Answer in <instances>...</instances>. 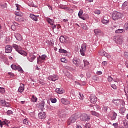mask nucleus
Masks as SVG:
<instances>
[{
    "label": "nucleus",
    "mask_w": 128,
    "mask_h": 128,
    "mask_svg": "<svg viewBox=\"0 0 128 128\" xmlns=\"http://www.w3.org/2000/svg\"><path fill=\"white\" fill-rule=\"evenodd\" d=\"M90 112L92 116H97V118H98V116H100V114L96 111L92 110Z\"/></svg>",
    "instance_id": "27"
},
{
    "label": "nucleus",
    "mask_w": 128,
    "mask_h": 128,
    "mask_svg": "<svg viewBox=\"0 0 128 128\" xmlns=\"http://www.w3.org/2000/svg\"><path fill=\"white\" fill-rule=\"evenodd\" d=\"M5 104H6V101L4 100H0V104L3 106H4Z\"/></svg>",
    "instance_id": "43"
},
{
    "label": "nucleus",
    "mask_w": 128,
    "mask_h": 128,
    "mask_svg": "<svg viewBox=\"0 0 128 128\" xmlns=\"http://www.w3.org/2000/svg\"><path fill=\"white\" fill-rule=\"evenodd\" d=\"M58 8H62V10H66V8L64 7V6L62 5H59Z\"/></svg>",
    "instance_id": "50"
},
{
    "label": "nucleus",
    "mask_w": 128,
    "mask_h": 128,
    "mask_svg": "<svg viewBox=\"0 0 128 128\" xmlns=\"http://www.w3.org/2000/svg\"><path fill=\"white\" fill-rule=\"evenodd\" d=\"M46 20L48 24H50L51 26H54V20H52L49 18H46Z\"/></svg>",
    "instance_id": "22"
},
{
    "label": "nucleus",
    "mask_w": 128,
    "mask_h": 128,
    "mask_svg": "<svg viewBox=\"0 0 128 128\" xmlns=\"http://www.w3.org/2000/svg\"><path fill=\"white\" fill-rule=\"evenodd\" d=\"M123 124L126 128H128V120H124Z\"/></svg>",
    "instance_id": "34"
},
{
    "label": "nucleus",
    "mask_w": 128,
    "mask_h": 128,
    "mask_svg": "<svg viewBox=\"0 0 128 128\" xmlns=\"http://www.w3.org/2000/svg\"><path fill=\"white\" fill-rule=\"evenodd\" d=\"M98 108H100V106L98 105H94V110H96L94 108H96V110H98Z\"/></svg>",
    "instance_id": "59"
},
{
    "label": "nucleus",
    "mask_w": 128,
    "mask_h": 128,
    "mask_svg": "<svg viewBox=\"0 0 128 128\" xmlns=\"http://www.w3.org/2000/svg\"><path fill=\"white\" fill-rule=\"evenodd\" d=\"M84 66H86L88 65V64H90L88 62V60H84Z\"/></svg>",
    "instance_id": "48"
},
{
    "label": "nucleus",
    "mask_w": 128,
    "mask_h": 128,
    "mask_svg": "<svg viewBox=\"0 0 128 128\" xmlns=\"http://www.w3.org/2000/svg\"><path fill=\"white\" fill-rule=\"evenodd\" d=\"M46 58V54H42V56H39L37 58L38 64L42 62H44V60Z\"/></svg>",
    "instance_id": "8"
},
{
    "label": "nucleus",
    "mask_w": 128,
    "mask_h": 128,
    "mask_svg": "<svg viewBox=\"0 0 128 128\" xmlns=\"http://www.w3.org/2000/svg\"><path fill=\"white\" fill-rule=\"evenodd\" d=\"M61 102L63 104H70V102L66 98H62Z\"/></svg>",
    "instance_id": "24"
},
{
    "label": "nucleus",
    "mask_w": 128,
    "mask_h": 128,
    "mask_svg": "<svg viewBox=\"0 0 128 128\" xmlns=\"http://www.w3.org/2000/svg\"><path fill=\"white\" fill-rule=\"evenodd\" d=\"M38 118L40 120H44V118H46V112H40L39 114H38Z\"/></svg>",
    "instance_id": "9"
},
{
    "label": "nucleus",
    "mask_w": 128,
    "mask_h": 128,
    "mask_svg": "<svg viewBox=\"0 0 128 128\" xmlns=\"http://www.w3.org/2000/svg\"><path fill=\"white\" fill-rule=\"evenodd\" d=\"M60 42L62 44H64V42H66V36H61L60 38Z\"/></svg>",
    "instance_id": "20"
},
{
    "label": "nucleus",
    "mask_w": 128,
    "mask_h": 128,
    "mask_svg": "<svg viewBox=\"0 0 128 128\" xmlns=\"http://www.w3.org/2000/svg\"><path fill=\"white\" fill-rule=\"evenodd\" d=\"M6 114L8 116H10V114H12V111L11 110H8L6 112Z\"/></svg>",
    "instance_id": "45"
},
{
    "label": "nucleus",
    "mask_w": 128,
    "mask_h": 128,
    "mask_svg": "<svg viewBox=\"0 0 128 128\" xmlns=\"http://www.w3.org/2000/svg\"><path fill=\"white\" fill-rule=\"evenodd\" d=\"M111 86L112 88H114V90H116V84H111Z\"/></svg>",
    "instance_id": "54"
},
{
    "label": "nucleus",
    "mask_w": 128,
    "mask_h": 128,
    "mask_svg": "<svg viewBox=\"0 0 128 128\" xmlns=\"http://www.w3.org/2000/svg\"><path fill=\"white\" fill-rule=\"evenodd\" d=\"M106 64H108V62L104 61L102 62V65L104 66H106Z\"/></svg>",
    "instance_id": "57"
},
{
    "label": "nucleus",
    "mask_w": 128,
    "mask_h": 128,
    "mask_svg": "<svg viewBox=\"0 0 128 128\" xmlns=\"http://www.w3.org/2000/svg\"><path fill=\"white\" fill-rule=\"evenodd\" d=\"M76 128H82V126L78 125L77 126Z\"/></svg>",
    "instance_id": "64"
},
{
    "label": "nucleus",
    "mask_w": 128,
    "mask_h": 128,
    "mask_svg": "<svg viewBox=\"0 0 128 128\" xmlns=\"http://www.w3.org/2000/svg\"><path fill=\"white\" fill-rule=\"evenodd\" d=\"M103 110L104 112H106L108 110V106L104 107Z\"/></svg>",
    "instance_id": "60"
},
{
    "label": "nucleus",
    "mask_w": 128,
    "mask_h": 128,
    "mask_svg": "<svg viewBox=\"0 0 128 128\" xmlns=\"http://www.w3.org/2000/svg\"><path fill=\"white\" fill-rule=\"evenodd\" d=\"M124 32V29H118L115 30L116 34H122Z\"/></svg>",
    "instance_id": "31"
},
{
    "label": "nucleus",
    "mask_w": 128,
    "mask_h": 128,
    "mask_svg": "<svg viewBox=\"0 0 128 128\" xmlns=\"http://www.w3.org/2000/svg\"><path fill=\"white\" fill-rule=\"evenodd\" d=\"M82 14H84V11L82 10H80L78 13V16L80 18H82V20H86V18L82 16Z\"/></svg>",
    "instance_id": "16"
},
{
    "label": "nucleus",
    "mask_w": 128,
    "mask_h": 128,
    "mask_svg": "<svg viewBox=\"0 0 128 128\" xmlns=\"http://www.w3.org/2000/svg\"><path fill=\"white\" fill-rule=\"evenodd\" d=\"M11 68H12V70H18V66L14 64H12L11 65Z\"/></svg>",
    "instance_id": "33"
},
{
    "label": "nucleus",
    "mask_w": 128,
    "mask_h": 128,
    "mask_svg": "<svg viewBox=\"0 0 128 128\" xmlns=\"http://www.w3.org/2000/svg\"><path fill=\"white\" fill-rule=\"evenodd\" d=\"M101 54H102L104 56H105L106 58H110V55L106 53V52L102 51Z\"/></svg>",
    "instance_id": "21"
},
{
    "label": "nucleus",
    "mask_w": 128,
    "mask_h": 128,
    "mask_svg": "<svg viewBox=\"0 0 128 128\" xmlns=\"http://www.w3.org/2000/svg\"><path fill=\"white\" fill-rule=\"evenodd\" d=\"M31 102H38V98H36V96H32V97L31 98Z\"/></svg>",
    "instance_id": "29"
},
{
    "label": "nucleus",
    "mask_w": 128,
    "mask_h": 128,
    "mask_svg": "<svg viewBox=\"0 0 128 128\" xmlns=\"http://www.w3.org/2000/svg\"><path fill=\"white\" fill-rule=\"evenodd\" d=\"M56 92L57 94H64V90L62 88H58L56 90Z\"/></svg>",
    "instance_id": "17"
},
{
    "label": "nucleus",
    "mask_w": 128,
    "mask_h": 128,
    "mask_svg": "<svg viewBox=\"0 0 128 128\" xmlns=\"http://www.w3.org/2000/svg\"><path fill=\"white\" fill-rule=\"evenodd\" d=\"M1 124H2V126H4V124H6L8 125V120H2V121H1Z\"/></svg>",
    "instance_id": "36"
},
{
    "label": "nucleus",
    "mask_w": 128,
    "mask_h": 128,
    "mask_svg": "<svg viewBox=\"0 0 128 128\" xmlns=\"http://www.w3.org/2000/svg\"><path fill=\"white\" fill-rule=\"evenodd\" d=\"M15 38L17 40H22V35L18 33L16 34Z\"/></svg>",
    "instance_id": "23"
},
{
    "label": "nucleus",
    "mask_w": 128,
    "mask_h": 128,
    "mask_svg": "<svg viewBox=\"0 0 128 128\" xmlns=\"http://www.w3.org/2000/svg\"><path fill=\"white\" fill-rule=\"evenodd\" d=\"M72 62L74 64H75L76 66H80V64H82V62L80 60V58H74L72 60Z\"/></svg>",
    "instance_id": "7"
},
{
    "label": "nucleus",
    "mask_w": 128,
    "mask_h": 128,
    "mask_svg": "<svg viewBox=\"0 0 128 128\" xmlns=\"http://www.w3.org/2000/svg\"><path fill=\"white\" fill-rule=\"evenodd\" d=\"M10 106V102H5V104L4 105V106Z\"/></svg>",
    "instance_id": "58"
},
{
    "label": "nucleus",
    "mask_w": 128,
    "mask_h": 128,
    "mask_svg": "<svg viewBox=\"0 0 128 128\" xmlns=\"http://www.w3.org/2000/svg\"><path fill=\"white\" fill-rule=\"evenodd\" d=\"M124 56L125 58H128V52H124Z\"/></svg>",
    "instance_id": "56"
},
{
    "label": "nucleus",
    "mask_w": 128,
    "mask_h": 128,
    "mask_svg": "<svg viewBox=\"0 0 128 128\" xmlns=\"http://www.w3.org/2000/svg\"><path fill=\"white\" fill-rule=\"evenodd\" d=\"M126 6H128V2H125L123 3L122 5V8H124Z\"/></svg>",
    "instance_id": "40"
},
{
    "label": "nucleus",
    "mask_w": 128,
    "mask_h": 128,
    "mask_svg": "<svg viewBox=\"0 0 128 128\" xmlns=\"http://www.w3.org/2000/svg\"><path fill=\"white\" fill-rule=\"evenodd\" d=\"M80 120L82 122H90V117L86 114H83L80 116Z\"/></svg>",
    "instance_id": "6"
},
{
    "label": "nucleus",
    "mask_w": 128,
    "mask_h": 128,
    "mask_svg": "<svg viewBox=\"0 0 128 128\" xmlns=\"http://www.w3.org/2000/svg\"><path fill=\"white\" fill-rule=\"evenodd\" d=\"M17 70H18V72H24V70H22V68L20 67L19 66H17Z\"/></svg>",
    "instance_id": "37"
},
{
    "label": "nucleus",
    "mask_w": 128,
    "mask_h": 128,
    "mask_svg": "<svg viewBox=\"0 0 128 128\" xmlns=\"http://www.w3.org/2000/svg\"><path fill=\"white\" fill-rule=\"evenodd\" d=\"M116 116H118V114L115 112H112V115H108V118L111 120H116Z\"/></svg>",
    "instance_id": "12"
},
{
    "label": "nucleus",
    "mask_w": 128,
    "mask_h": 128,
    "mask_svg": "<svg viewBox=\"0 0 128 128\" xmlns=\"http://www.w3.org/2000/svg\"><path fill=\"white\" fill-rule=\"evenodd\" d=\"M112 102L115 104V106H124V102L120 99H118V100H113Z\"/></svg>",
    "instance_id": "2"
},
{
    "label": "nucleus",
    "mask_w": 128,
    "mask_h": 128,
    "mask_svg": "<svg viewBox=\"0 0 128 128\" xmlns=\"http://www.w3.org/2000/svg\"><path fill=\"white\" fill-rule=\"evenodd\" d=\"M90 99L92 104H96V100H98L96 97L94 95H91L90 97Z\"/></svg>",
    "instance_id": "13"
},
{
    "label": "nucleus",
    "mask_w": 128,
    "mask_h": 128,
    "mask_svg": "<svg viewBox=\"0 0 128 128\" xmlns=\"http://www.w3.org/2000/svg\"><path fill=\"white\" fill-rule=\"evenodd\" d=\"M92 78L94 80H98V77L96 76H93Z\"/></svg>",
    "instance_id": "42"
},
{
    "label": "nucleus",
    "mask_w": 128,
    "mask_h": 128,
    "mask_svg": "<svg viewBox=\"0 0 128 128\" xmlns=\"http://www.w3.org/2000/svg\"><path fill=\"white\" fill-rule=\"evenodd\" d=\"M78 120V116L74 114H73L71 117L68 120V126L70 124H74V122H76V120Z\"/></svg>",
    "instance_id": "3"
},
{
    "label": "nucleus",
    "mask_w": 128,
    "mask_h": 128,
    "mask_svg": "<svg viewBox=\"0 0 128 128\" xmlns=\"http://www.w3.org/2000/svg\"><path fill=\"white\" fill-rule=\"evenodd\" d=\"M50 100H51L52 104H56V98H51Z\"/></svg>",
    "instance_id": "46"
},
{
    "label": "nucleus",
    "mask_w": 128,
    "mask_h": 128,
    "mask_svg": "<svg viewBox=\"0 0 128 128\" xmlns=\"http://www.w3.org/2000/svg\"><path fill=\"white\" fill-rule=\"evenodd\" d=\"M12 46L14 48L15 50L17 52H18V54H22V56H26V52H24V50H22V48L20 46H18L16 44H13Z\"/></svg>",
    "instance_id": "1"
},
{
    "label": "nucleus",
    "mask_w": 128,
    "mask_h": 128,
    "mask_svg": "<svg viewBox=\"0 0 128 128\" xmlns=\"http://www.w3.org/2000/svg\"><path fill=\"white\" fill-rule=\"evenodd\" d=\"M124 28H125V30H128V22H126L124 24Z\"/></svg>",
    "instance_id": "49"
},
{
    "label": "nucleus",
    "mask_w": 128,
    "mask_h": 128,
    "mask_svg": "<svg viewBox=\"0 0 128 128\" xmlns=\"http://www.w3.org/2000/svg\"><path fill=\"white\" fill-rule=\"evenodd\" d=\"M36 56L32 55V56H30V58H28V60H29V62H34V60H36Z\"/></svg>",
    "instance_id": "26"
},
{
    "label": "nucleus",
    "mask_w": 128,
    "mask_h": 128,
    "mask_svg": "<svg viewBox=\"0 0 128 128\" xmlns=\"http://www.w3.org/2000/svg\"><path fill=\"white\" fill-rule=\"evenodd\" d=\"M59 52H60L61 54H67L68 51H66L64 49L60 48L59 49Z\"/></svg>",
    "instance_id": "32"
},
{
    "label": "nucleus",
    "mask_w": 128,
    "mask_h": 128,
    "mask_svg": "<svg viewBox=\"0 0 128 128\" xmlns=\"http://www.w3.org/2000/svg\"><path fill=\"white\" fill-rule=\"evenodd\" d=\"M94 14H100V10H94Z\"/></svg>",
    "instance_id": "47"
},
{
    "label": "nucleus",
    "mask_w": 128,
    "mask_h": 128,
    "mask_svg": "<svg viewBox=\"0 0 128 128\" xmlns=\"http://www.w3.org/2000/svg\"><path fill=\"white\" fill-rule=\"evenodd\" d=\"M94 32L96 36H100L102 35V30H100V29H95L94 30Z\"/></svg>",
    "instance_id": "19"
},
{
    "label": "nucleus",
    "mask_w": 128,
    "mask_h": 128,
    "mask_svg": "<svg viewBox=\"0 0 128 128\" xmlns=\"http://www.w3.org/2000/svg\"><path fill=\"white\" fill-rule=\"evenodd\" d=\"M112 126H114V128H118V123H114L112 124Z\"/></svg>",
    "instance_id": "53"
},
{
    "label": "nucleus",
    "mask_w": 128,
    "mask_h": 128,
    "mask_svg": "<svg viewBox=\"0 0 128 128\" xmlns=\"http://www.w3.org/2000/svg\"><path fill=\"white\" fill-rule=\"evenodd\" d=\"M107 80L108 82H112V80H114V78H112L110 76H108Z\"/></svg>",
    "instance_id": "44"
},
{
    "label": "nucleus",
    "mask_w": 128,
    "mask_h": 128,
    "mask_svg": "<svg viewBox=\"0 0 128 128\" xmlns=\"http://www.w3.org/2000/svg\"><path fill=\"white\" fill-rule=\"evenodd\" d=\"M60 60L62 62H64L65 64H66L68 62V60L64 58H62L60 59Z\"/></svg>",
    "instance_id": "41"
},
{
    "label": "nucleus",
    "mask_w": 128,
    "mask_h": 128,
    "mask_svg": "<svg viewBox=\"0 0 128 128\" xmlns=\"http://www.w3.org/2000/svg\"><path fill=\"white\" fill-rule=\"evenodd\" d=\"M16 15L18 16H22V12H16Z\"/></svg>",
    "instance_id": "39"
},
{
    "label": "nucleus",
    "mask_w": 128,
    "mask_h": 128,
    "mask_svg": "<svg viewBox=\"0 0 128 128\" xmlns=\"http://www.w3.org/2000/svg\"><path fill=\"white\" fill-rule=\"evenodd\" d=\"M12 51V46L10 45H7L5 47V52L6 54H10Z\"/></svg>",
    "instance_id": "11"
},
{
    "label": "nucleus",
    "mask_w": 128,
    "mask_h": 128,
    "mask_svg": "<svg viewBox=\"0 0 128 128\" xmlns=\"http://www.w3.org/2000/svg\"><path fill=\"white\" fill-rule=\"evenodd\" d=\"M38 16H36L32 14H30V18L32 20H34V22H38Z\"/></svg>",
    "instance_id": "15"
},
{
    "label": "nucleus",
    "mask_w": 128,
    "mask_h": 128,
    "mask_svg": "<svg viewBox=\"0 0 128 128\" xmlns=\"http://www.w3.org/2000/svg\"><path fill=\"white\" fill-rule=\"evenodd\" d=\"M0 94H4L6 92V90H4V87H0Z\"/></svg>",
    "instance_id": "38"
},
{
    "label": "nucleus",
    "mask_w": 128,
    "mask_h": 128,
    "mask_svg": "<svg viewBox=\"0 0 128 128\" xmlns=\"http://www.w3.org/2000/svg\"><path fill=\"white\" fill-rule=\"evenodd\" d=\"M116 42V44H122V42H124V40H122V36H118L117 38Z\"/></svg>",
    "instance_id": "14"
},
{
    "label": "nucleus",
    "mask_w": 128,
    "mask_h": 128,
    "mask_svg": "<svg viewBox=\"0 0 128 128\" xmlns=\"http://www.w3.org/2000/svg\"><path fill=\"white\" fill-rule=\"evenodd\" d=\"M50 78L52 82H56V80H58V78L56 76V75L50 76Z\"/></svg>",
    "instance_id": "25"
},
{
    "label": "nucleus",
    "mask_w": 128,
    "mask_h": 128,
    "mask_svg": "<svg viewBox=\"0 0 128 128\" xmlns=\"http://www.w3.org/2000/svg\"><path fill=\"white\" fill-rule=\"evenodd\" d=\"M86 44H83L81 46V48L80 49V54L82 56H84L86 52Z\"/></svg>",
    "instance_id": "5"
},
{
    "label": "nucleus",
    "mask_w": 128,
    "mask_h": 128,
    "mask_svg": "<svg viewBox=\"0 0 128 128\" xmlns=\"http://www.w3.org/2000/svg\"><path fill=\"white\" fill-rule=\"evenodd\" d=\"M40 106L41 108V110H44V101H42L41 104H40Z\"/></svg>",
    "instance_id": "28"
},
{
    "label": "nucleus",
    "mask_w": 128,
    "mask_h": 128,
    "mask_svg": "<svg viewBox=\"0 0 128 128\" xmlns=\"http://www.w3.org/2000/svg\"><path fill=\"white\" fill-rule=\"evenodd\" d=\"M79 98H80V100H84V95L82 94H80V93Z\"/></svg>",
    "instance_id": "55"
},
{
    "label": "nucleus",
    "mask_w": 128,
    "mask_h": 128,
    "mask_svg": "<svg viewBox=\"0 0 128 128\" xmlns=\"http://www.w3.org/2000/svg\"><path fill=\"white\" fill-rule=\"evenodd\" d=\"M48 8H49V10H52V7L50 6H48Z\"/></svg>",
    "instance_id": "63"
},
{
    "label": "nucleus",
    "mask_w": 128,
    "mask_h": 128,
    "mask_svg": "<svg viewBox=\"0 0 128 128\" xmlns=\"http://www.w3.org/2000/svg\"><path fill=\"white\" fill-rule=\"evenodd\" d=\"M86 128H90V123H87L85 124Z\"/></svg>",
    "instance_id": "51"
},
{
    "label": "nucleus",
    "mask_w": 128,
    "mask_h": 128,
    "mask_svg": "<svg viewBox=\"0 0 128 128\" xmlns=\"http://www.w3.org/2000/svg\"><path fill=\"white\" fill-rule=\"evenodd\" d=\"M97 74H102V71H98L96 72Z\"/></svg>",
    "instance_id": "61"
},
{
    "label": "nucleus",
    "mask_w": 128,
    "mask_h": 128,
    "mask_svg": "<svg viewBox=\"0 0 128 128\" xmlns=\"http://www.w3.org/2000/svg\"><path fill=\"white\" fill-rule=\"evenodd\" d=\"M81 28H83V30H88V26L85 24H81Z\"/></svg>",
    "instance_id": "30"
},
{
    "label": "nucleus",
    "mask_w": 128,
    "mask_h": 128,
    "mask_svg": "<svg viewBox=\"0 0 128 128\" xmlns=\"http://www.w3.org/2000/svg\"><path fill=\"white\" fill-rule=\"evenodd\" d=\"M122 14L120 12H116L112 14V18L114 20H116L120 18H122Z\"/></svg>",
    "instance_id": "4"
},
{
    "label": "nucleus",
    "mask_w": 128,
    "mask_h": 128,
    "mask_svg": "<svg viewBox=\"0 0 128 128\" xmlns=\"http://www.w3.org/2000/svg\"><path fill=\"white\" fill-rule=\"evenodd\" d=\"M102 22L103 24H108L110 22V19H108V16H106L102 20Z\"/></svg>",
    "instance_id": "10"
},
{
    "label": "nucleus",
    "mask_w": 128,
    "mask_h": 128,
    "mask_svg": "<svg viewBox=\"0 0 128 128\" xmlns=\"http://www.w3.org/2000/svg\"><path fill=\"white\" fill-rule=\"evenodd\" d=\"M23 124H26L28 126V119L25 118L23 120Z\"/></svg>",
    "instance_id": "35"
},
{
    "label": "nucleus",
    "mask_w": 128,
    "mask_h": 128,
    "mask_svg": "<svg viewBox=\"0 0 128 128\" xmlns=\"http://www.w3.org/2000/svg\"><path fill=\"white\" fill-rule=\"evenodd\" d=\"M126 66L127 68H128V61H126Z\"/></svg>",
    "instance_id": "62"
},
{
    "label": "nucleus",
    "mask_w": 128,
    "mask_h": 128,
    "mask_svg": "<svg viewBox=\"0 0 128 128\" xmlns=\"http://www.w3.org/2000/svg\"><path fill=\"white\" fill-rule=\"evenodd\" d=\"M8 74H9V76H10V78H14V73L12 72H8Z\"/></svg>",
    "instance_id": "52"
},
{
    "label": "nucleus",
    "mask_w": 128,
    "mask_h": 128,
    "mask_svg": "<svg viewBox=\"0 0 128 128\" xmlns=\"http://www.w3.org/2000/svg\"><path fill=\"white\" fill-rule=\"evenodd\" d=\"M24 84H21L18 89V92H20V94H22V92H24Z\"/></svg>",
    "instance_id": "18"
}]
</instances>
